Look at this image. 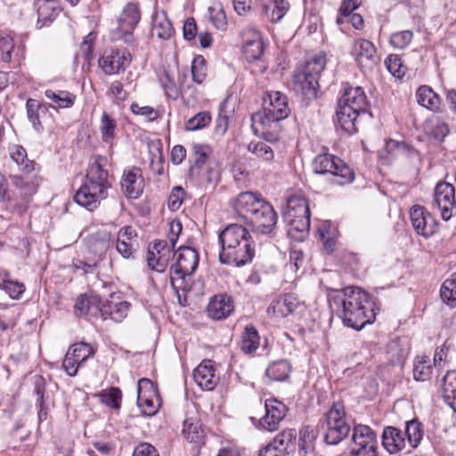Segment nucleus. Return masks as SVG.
Here are the masks:
<instances>
[{"mask_svg": "<svg viewBox=\"0 0 456 456\" xmlns=\"http://www.w3.org/2000/svg\"><path fill=\"white\" fill-rule=\"evenodd\" d=\"M45 95L52 102L47 105L48 108L51 107L54 110L70 108L76 101L75 94L64 90L53 91L47 89L45 91Z\"/></svg>", "mask_w": 456, "mask_h": 456, "instance_id": "obj_33", "label": "nucleus"}, {"mask_svg": "<svg viewBox=\"0 0 456 456\" xmlns=\"http://www.w3.org/2000/svg\"><path fill=\"white\" fill-rule=\"evenodd\" d=\"M409 348L399 339L391 340L387 345V354L393 364H401L407 358Z\"/></svg>", "mask_w": 456, "mask_h": 456, "instance_id": "obj_42", "label": "nucleus"}, {"mask_svg": "<svg viewBox=\"0 0 456 456\" xmlns=\"http://www.w3.org/2000/svg\"><path fill=\"white\" fill-rule=\"evenodd\" d=\"M376 432L369 426L357 424L352 429L349 452L354 456H378Z\"/></svg>", "mask_w": 456, "mask_h": 456, "instance_id": "obj_10", "label": "nucleus"}, {"mask_svg": "<svg viewBox=\"0 0 456 456\" xmlns=\"http://www.w3.org/2000/svg\"><path fill=\"white\" fill-rule=\"evenodd\" d=\"M174 32L172 23L164 12H157L153 15L151 27L152 36L167 40L173 36Z\"/></svg>", "mask_w": 456, "mask_h": 456, "instance_id": "obj_32", "label": "nucleus"}, {"mask_svg": "<svg viewBox=\"0 0 456 456\" xmlns=\"http://www.w3.org/2000/svg\"><path fill=\"white\" fill-rule=\"evenodd\" d=\"M297 436L296 429H285L278 434L272 443L280 448H284V451L290 453L296 449Z\"/></svg>", "mask_w": 456, "mask_h": 456, "instance_id": "obj_45", "label": "nucleus"}, {"mask_svg": "<svg viewBox=\"0 0 456 456\" xmlns=\"http://www.w3.org/2000/svg\"><path fill=\"white\" fill-rule=\"evenodd\" d=\"M209 19L211 23L218 29L224 30L227 25L226 15L220 7H209Z\"/></svg>", "mask_w": 456, "mask_h": 456, "instance_id": "obj_60", "label": "nucleus"}, {"mask_svg": "<svg viewBox=\"0 0 456 456\" xmlns=\"http://www.w3.org/2000/svg\"><path fill=\"white\" fill-rule=\"evenodd\" d=\"M243 54L248 61H257L264 53V42L260 33L255 28H248L243 33Z\"/></svg>", "mask_w": 456, "mask_h": 456, "instance_id": "obj_19", "label": "nucleus"}, {"mask_svg": "<svg viewBox=\"0 0 456 456\" xmlns=\"http://www.w3.org/2000/svg\"><path fill=\"white\" fill-rule=\"evenodd\" d=\"M233 208L237 215L251 224L256 232L268 234L276 225L277 214L273 206L251 191L240 193Z\"/></svg>", "mask_w": 456, "mask_h": 456, "instance_id": "obj_4", "label": "nucleus"}, {"mask_svg": "<svg viewBox=\"0 0 456 456\" xmlns=\"http://www.w3.org/2000/svg\"><path fill=\"white\" fill-rule=\"evenodd\" d=\"M182 224L180 223V221L174 220L170 222L168 234V240L170 242V246L165 240H157L153 243L152 247H150L149 248L154 250L155 253H157L158 255H160L164 252H166L168 255H171V251L172 249H174L175 246L179 235L182 232Z\"/></svg>", "mask_w": 456, "mask_h": 456, "instance_id": "obj_28", "label": "nucleus"}, {"mask_svg": "<svg viewBox=\"0 0 456 456\" xmlns=\"http://www.w3.org/2000/svg\"><path fill=\"white\" fill-rule=\"evenodd\" d=\"M131 304L127 301L110 302L101 309L102 314L106 318L108 315L115 322H121L126 317Z\"/></svg>", "mask_w": 456, "mask_h": 456, "instance_id": "obj_36", "label": "nucleus"}, {"mask_svg": "<svg viewBox=\"0 0 456 456\" xmlns=\"http://www.w3.org/2000/svg\"><path fill=\"white\" fill-rule=\"evenodd\" d=\"M88 248L95 254H102L113 243V238L110 232L105 228L97 230L90 233L86 238Z\"/></svg>", "mask_w": 456, "mask_h": 456, "instance_id": "obj_27", "label": "nucleus"}, {"mask_svg": "<svg viewBox=\"0 0 456 456\" xmlns=\"http://www.w3.org/2000/svg\"><path fill=\"white\" fill-rule=\"evenodd\" d=\"M410 218L416 232L425 238L431 237L437 231V223L425 208L414 206L411 208Z\"/></svg>", "mask_w": 456, "mask_h": 456, "instance_id": "obj_16", "label": "nucleus"}, {"mask_svg": "<svg viewBox=\"0 0 456 456\" xmlns=\"http://www.w3.org/2000/svg\"><path fill=\"white\" fill-rule=\"evenodd\" d=\"M259 344L260 338L256 328L251 325L246 326L241 336V350L246 354H252L259 347Z\"/></svg>", "mask_w": 456, "mask_h": 456, "instance_id": "obj_39", "label": "nucleus"}, {"mask_svg": "<svg viewBox=\"0 0 456 456\" xmlns=\"http://www.w3.org/2000/svg\"><path fill=\"white\" fill-rule=\"evenodd\" d=\"M131 54L126 50H106L99 60V66L106 75L118 74L124 71L131 62Z\"/></svg>", "mask_w": 456, "mask_h": 456, "instance_id": "obj_14", "label": "nucleus"}, {"mask_svg": "<svg viewBox=\"0 0 456 456\" xmlns=\"http://www.w3.org/2000/svg\"><path fill=\"white\" fill-rule=\"evenodd\" d=\"M211 122V115L208 111H201L191 118L185 125L186 130L196 131L203 129Z\"/></svg>", "mask_w": 456, "mask_h": 456, "instance_id": "obj_54", "label": "nucleus"}, {"mask_svg": "<svg viewBox=\"0 0 456 456\" xmlns=\"http://www.w3.org/2000/svg\"><path fill=\"white\" fill-rule=\"evenodd\" d=\"M442 392L445 403L456 412V370L444 376Z\"/></svg>", "mask_w": 456, "mask_h": 456, "instance_id": "obj_35", "label": "nucleus"}, {"mask_svg": "<svg viewBox=\"0 0 456 456\" xmlns=\"http://www.w3.org/2000/svg\"><path fill=\"white\" fill-rule=\"evenodd\" d=\"M141 19V12L137 4L128 3L123 8L118 18V27L114 32L115 39H121L126 44L134 42L133 30Z\"/></svg>", "mask_w": 456, "mask_h": 456, "instance_id": "obj_11", "label": "nucleus"}, {"mask_svg": "<svg viewBox=\"0 0 456 456\" xmlns=\"http://www.w3.org/2000/svg\"><path fill=\"white\" fill-rule=\"evenodd\" d=\"M195 382L203 390H213L219 381L216 374L214 362L210 360H204L193 371Z\"/></svg>", "mask_w": 456, "mask_h": 456, "instance_id": "obj_18", "label": "nucleus"}, {"mask_svg": "<svg viewBox=\"0 0 456 456\" xmlns=\"http://www.w3.org/2000/svg\"><path fill=\"white\" fill-rule=\"evenodd\" d=\"M284 221L288 225V234L297 240L303 239L310 229V216L291 217Z\"/></svg>", "mask_w": 456, "mask_h": 456, "instance_id": "obj_37", "label": "nucleus"}, {"mask_svg": "<svg viewBox=\"0 0 456 456\" xmlns=\"http://www.w3.org/2000/svg\"><path fill=\"white\" fill-rule=\"evenodd\" d=\"M34 7L37 11V27L41 28L49 26L61 12L56 0H36Z\"/></svg>", "mask_w": 456, "mask_h": 456, "instance_id": "obj_21", "label": "nucleus"}, {"mask_svg": "<svg viewBox=\"0 0 456 456\" xmlns=\"http://www.w3.org/2000/svg\"><path fill=\"white\" fill-rule=\"evenodd\" d=\"M324 427V441L328 444H338L348 436L350 426L346 422L345 406L342 403H334L325 414Z\"/></svg>", "mask_w": 456, "mask_h": 456, "instance_id": "obj_9", "label": "nucleus"}, {"mask_svg": "<svg viewBox=\"0 0 456 456\" xmlns=\"http://www.w3.org/2000/svg\"><path fill=\"white\" fill-rule=\"evenodd\" d=\"M330 307L344 325L360 330L375 320L374 303L369 294L358 287H347L330 296Z\"/></svg>", "mask_w": 456, "mask_h": 456, "instance_id": "obj_1", "label": "nucleus"}, {"mask_svg": "<svg viewBox=\"0 0 456 456\" xmlns=\"http://www.w3.org/2000/svg\"><path fill=\"white\" fill-rule=\"evenodd\" d=\"M299 302L296 297L286 294L272 302L268 307V313H272L275 317H287L297 308Z\"/></svg>", "mask_w": 456, "mask_h": 456, "instance_id": "obj_26", "label": "nucleus"}, {"mask_svg": "<svg viewBox=\"0 0 456 456\" xmlns=\"http://www.w3.org/2000/svg\"><path fill=\"white\" fill-rule=\"evenodd\" d=\"M116 126V120L110 118L107 112H103L101 118L100 130L104 142H109L114 137Z\"/></svg>", "mask_w": 456, "mask_h": 456, "instance_id": "obj_56", "label": "nucleus"}, {"mask_svg": "<svg viewBox=\"0 0 456 456\" xmlns=\"http://www.w3.org/2000/svg\"><path fill=\"white\" fill-rule=\"evenodd\" d=\"M416 99L419 105L433 111L437 112L441 109L442 100L428 86H421L416 92Z\"/></svg>", "mask_w": 456, "mask_h": 456, "instance_id": "obj_29", "label": "nucleus"}, {"mask_svg": "<svg viewBox=\"0 0 456 456\" xmlns=\"http://www.w3.org/2000/svg\"><path fill=\"white\" fill-rule=\"evenodd\" d=\"M233 310V300L232 297L226 294L214 296L207 307L208 315L214 320H224L227 318Z\"/></svg>", "mask_w": 456, "mask_h": 456, "instance_id": "obj_20", "label": "nucleus"}, {"mask_svg": "<svg viewBox=\"0 0 456 456\" xmlns=\"http://www.w3.org/2000/svg\"><path fill=\"white\" fill-rule=\"evenodd\" d=\"M68 352H71V355L81 367L84 366V363L88 358L94 354L93 347L89 344L84 342L74 344L69 347Z\"/></svg>", "mask_w": 456, "mask_h": 456, "instance_id": "obj_49", "label": "nucleus"}, {"mask_svg": "<svg viewBox=\"0 0 456 456\" xmlns=\"http://www.w3.org/2000/svg\"><path fill=\"white\" fill-rule=\"evenodd\" d=\"M261 7L265 18L271 22H279L289 12L288 0H261Z\"/></svg>", "mask_w": 456, "mask_h": 456, "instance_id": "obj_25", "label": "nucleus"}, {"mask_svg": "<svg viewBox=\"0 0 456 456\" xmlns=\"http://www.w3.org/2000/svg\"><path fill=\"white\" fill-rule=\"evenodd\" d=\"M183 434L190 443L200 444L204 439V431L200 423L191 418L183 421Z\"/></svg>", "mask_w": 456, "mask_h": 456, "instance_id": "obj_38", "label": "nucleus"}, {"mask_svg": "<svg viewBox=\"0 0 456 456\" xmlns=\"http://www.w3.org/2000/svg\"><path fill=\"white\" fill-rule=\"evenodd\" d=\"M310 208L307 200L300 196H291L287 201V209L283 214L284 220L291 217L310 216Z\"/></svg>", "mask_w": 456, "mask_h": 456, "instance_id": "obj_31", "label": "nucleus"}, {"mask_svg": "<svg viewBox=\"0 0 456 456\" xmlns=\"http://www.w3.org/2000/svg\"><path fill=\"white\" fill-rule=\"evenodd\" d=\"M265 407L266 413L260 419V426L265 430L273 431L277 429L279 423L285 417L287 407L274 398L266 399Z\"/></svg>", "mask_w": 456, "mask_h": 456, "instance_id": "obj_17", "label": "nucleus"}, {"mask_svg": "<svg viewBox=\"0 0 456 456\" xmlns=\"http://www.w3.org/2000/svg\"><path fill=\"white\" fill-rule=\"evenodd\" d=\"M175 264L171 266L170 281L174 289H182L184 292L190 291L188 285L189 278L199 265L198 252L191 247H181L173 254Z\"/></svg>", "mask_w": 456, "mask_h": 456, "instance_id": "obj_7", "label": "nucleus"}, {"mask_svg": "<svg viewBox=\"0 0 456 456\" xmlns=\"http://www.w3.org/2000/svg\"><path fill=\"white\" fill-rule=\"evenodd\" d=\"M289 114L288 97L279 91L269 92L263 99L262 109L251 117L252 130L267 142H277L282 129L280 122Z\"/></svg>", "mask_w": 456, "mask_h": 456, "instance_id": "obj_2", "label": "nucleus"}, {"mask_svg": "<svg viewBox=\"0 0 456 456\" xmlns=\"http://www.w3.org/2000/svg\"><path fill=\"white\" fill-rule=\"evenodd\" d=\"M124 193L131 199H137L143 189V181L140 169L133 168L124 173L121 180Z\"/></svg>", "mask_w": 456, "mask_h": 456, "instance_id": "obj_23", "label": "nucleus"}, {"mask_svg": "<svg viewBox=\"0 0 456 456\" xmlns=\"http://www.w3.org/2000/svg\"><path fill=\"white\" fill-rule=\"evenodd\" d=\"M131 111L134 115L144 117L149 121H154L159 117V111L151 106H142L137 102H133L130 106Z\"/></svg>", "mask_w": 456, "mask_h": 456, "instance_id": "obj_59", "label": "nucleus"}, {"mask_svg": "<svg viewBox=\"0 0 456 456\" xmlns=\"http://www.w3.org/2000/svg\"><path fill=\"white\" fill-rule=\"evenodd\" d=\"M325 65V54L318 53L307 60L305 65L295 72V89L305 99L312 100L316 98L319 77L323 71Z\"/></svg>", "mask_w": 456, "mask_h": 456, "instance_id": "obj_6", "label": "nucleus"}, {"mask_svg": "<svg viewBox=\"0 0 456 456\" xmlns=\"http://www.w3.org/2000/svg\"><path fill=\"white\" fill-rule=\"evenodd\" d=\"M248 151L265 162L272 163L274 160V151L265 142H251Z\"/></svg>", "mask_w": 456, "mask_h": 456, "instance_id": "obj_46", "label": "nucleus"}, {"mask_svg": "<svg viewBox=\"0 0 456 456\" xmlns=\"http://www.w3.org/2000/svg\"><path fill=\"white\" fill-rule=\"evenodd\" d=\"M14 48L12 38L0 33V59L4 62H10Z\"/></svg>", "mask_w": 456, "mask_h": 456, "instance_id": "obj_57", "label": "nucleus"}, {"mask_svg": "<svg viewBox=\"0 0 456 456\" xmlns=\"http://www.w3.org/2000/svg\"><path fill=\"white\" fill-rule=\"evenodd\" d=\"M387 70L395 77L401 78L405 75L406 67L402 58L397 54H390L385 61Z\"/></svg>", "mask_w": 456, "mask_h": 456, "instance_id": "obj_53", "label": "nucleus"}, {"mask_svg": "<svg viewBox=\"0 0 456 456\" xmlns=\"http://www.w3.org/2000/svg\"><path fill=\"white\" fill-rule=\"evenodd\" d=\"M137 405L144 416L155 415L160 407L157 387L148 379H141L137 384Z\"/></svg>", "mask_w": 456, "mask_h": 456, "instance_id": "obj_12", "label": "nucleus"}, {"mask_svg": "<svg viewBox=\"0 0 456 456\" xmlns=\"http://www.w3.org/2000/svg\"><path fill=\"white\" fill-rule=\"evenodd\" d=\"M314 173L320 175H332L331 183L345 185L353 182L354 174L353 170L339 158L330 154H321L313 161Z\"/></svg>", "mask_w": 456, "mask_h": 456, "instance_id": "obj_8", "label": "nucleus"}, {"mask_svg": "<svg viewBox=\"0 0 456 456\" xmlns=\"http://www.w3.org/2000/svg\"><path fill=\"white\" fill-rule=\"evenodd\" d=\"M405 434L407 442L411 448H417L421 442L424 435L422 425L418 420H410L406 422Z\"/></svg>", "mask_w": 456, "mask_h": 456, "instance_id": "obj_47", "label": "nucleus"}, {"mask_svg": "<svg viewBox=\"0 0 456 456\" xmlns=\"http://www.w3.org/2000/svg\"><path fill=\"white\" fill-rule=\"evenodd\" d=\"M0 289H4L11 298L18 299L25 291V286L21 282L10 280L9 273L0 269Z\"/></svg>", "mask_w": 456, "mask_h": 456, "instance_id": "obj_41", "label": "nucleus"}, {"mask_svg": "<svg viewBox=\"0 0 456 456\" xmlns=\"http://www.w3.org/2000/svg\"><path fill=\"white\" fill-rule=\"evenodd\" d=\"M107 160L102 156L94 158L88 166L86 181L74 196V200L90 211L95 209L101 200L107 195L106 190L110 186L108 171L103 168Z\"/></svg>", "mask_w": 456, "mask_h": 456, "instance_id": "obj_5", "label": "nucleus"}, {"mask_svg": "<svg viewBox=\"0 0 456 456\" xmlns=\"http://www.w3.org/2000/svg\"><path fill=\"white\" fill-rule=\"evenodd\" d=\"M102 403L113 409H119L122 393L118 387H110L108 390H103L100 394Z\"/></svg>", "mask_w": 456, "mask_h": 456, "instance_id": "obj_52", "label": "nucleus"}, {"mask_svg": "<svg viewBox=\"0 0 456 456\" xmlns=\"http://www.w3.org/2000/svg\"><path fill=\"white\" fill-rule=\"evenodd\" d=\"M218 244L219 261L223 265L242 266L250 262L255 255L250 233L238 224H229L219 232Z\"/></svg>", "mask_w": 456, "mask_h": 456, "instance_id": "obj_3", "label": "nucleus"}, {"mask_svg": "<svg viewBox=\"0 0 456 456\" xmlns=\"http://www.w3.org/2000/svg\"><path fill=\"white\" fill-rule=\"evenodd\" d=\"M361 4V0H343L337 17V23H343V19L349 17Z\"/></svg>", "mask_w": 456, "mask_h": 456, "instance_id": "obj_61", "label": "nucleus"}, {"mask_svg": "<svg viewBox=\"0 0 456 456\" xmlns=\"http://www.w3.org/2000/svg\"><path fill=\"white\" fill-rule=\"evenodd\" d=\"M94 40L95 35L94 33H89L87 36L85 37L82 44L80 45V54L87 62H89L92 59L93 44Z\"/></svg>", "mask_w": 456, "mask_h": 456, "instance_id": "obj_63", "label": "nucleus"}, {"mask_svg": "<svg viewBox=\"0 0 456 456\" xmlns=\"http://www.w3.org/2000/svg\"><path fill=\"white\" fill-rule=\"evenodd\" d=\"M382 446L390 454H395L406 447L407 442L405 441L402 431L395 427H386L383 430Z\"/></svg>", "mask_w": 456, "mask_h": 456, "instance_id": "obj_24", "label": "nucleus"}, {"mask_svg": "<svg viewBox=\"0 0 456 456\" xmlns=\"http://www.w3.org/2000/svg\"><path fill=\"white\" fill-rule=\"evenodd\" d=\"M318 232L326 252L329 254L334 252L337 244L335 228H332L329 223H323L319 226Z\"/></svg>", "mask_w": 456, "mask_h": 456, "instance_id": "obj_48", "label": "nucleus"}, {"mask_svg": "<svg viewBox=\"0 0 456 456\" xmlns=\"http://www.w3.org/2000/svg\"><path fill=\"white\" fill-rule=\"evenodd\" d=\"M27 115L32 123L34 129L37 132L43 130L41 118L48 111V106L35 99H28L26 102Z\"/></svg>", "mask_w": 456, "mask_h": 456, "instance_id": "obj_34", "label": "nucleus"}, {"mask_svg": "<svg viewBox=\"0 0 456 456\" xmlns=\"http://www.w3.org/2000/svg\"><path fill=\"white\" fill-rule=\"evenodd\" d=\"M351 54L357 65L362 69H372L379 62L377 49L372 42L364 38L354 40Z\"/></svg>", "mask_w": 456, "mask_h": 456, "instance_id": "obj_15", "label": "nucleus"}, {"mask_svg": "<svg viewBox=\"0 0 456 456\" xmlns=\"http://www.w3.org/2000/svg\"><path fill=\"white\" fill-rule=\"evenodd\" d=\"M133 456H159V453L153 445L142 443L134 448Z\"/></svg>", "mask_w": 456, "mask_h": 456, "instance_id": "obj_64", "label": "nucleus"}, {"mask_svg": "<svg viewBox=\"0 0 456 456\" xmlns=\"http://www.w3.org/2000/svg\"><path fill=\"white\" fill-rule=\"evenodd\" d=\"M433 208H437L441 213V217L448 221L452 211L456 208L454 186L446 182H439L435 189Z\"/></svg>", "mask_w": 456, "mask_h": 456, "instance_id": "obj_13", "label": "nucleus"}, {"mask_svg": "<svg viewBox=\"0 0 456 456\" xmlns=\"http://www.w3.org/2000/svg\"><path fill=\"white\" fill-rule=\"evenodd\" d=\"M11 157L22 171L29 173L34 169V163L27 159V151L23 147L15 145L12 149Z\"/></svg>", "mask_w": 456, "mask_h": 456, "instance_id": "obj_51", "label": "nucleus"}, {"mask_svg": "<svg viewBox=\"0 0 456 456\" xmlns=\"http://www.w3.org/2000/svg\"><path fill=\"white\" fill-rule=\"evenodd\" d=\"M360 113L348 106L338 104L337 117L340 128L348 134L355 133L357 131L356 121Z\"/></svg>", "mask_w": 456, "mask_h": 456, "instance_id": "obj_30", "label": "nucleus"}, {"mask_svg": "<svg viewBox=\"0 0 456 456\" xmlns=\"http://www.w3.org/2000/svg\"><path fill=\"white\" fill-rule=\"evenodd\" d=\"M433 372V368L428 356L418 355L414 360L413 378L416 381L428 380Z\"/></svg>", "mask_w": 456, "mask_h": 456, "instance_id": "obj_40", "label": "nucleus"}, {"mask_svg": "<svg viewBox=\"0 0 456 456\" xmlns=\"http://www.w3.org/2000/svg\"><path fill=\"white\" fill-rule=\"evenodd\" d=\"M290 372V364L286 360L273 362L266 369L265 374L272 380H285Z\"/></svg>", "mask_w": 456, "mask_h": 456, "instance_id": "obj_43", "label": "nucleus"}, {"mask_svg": "<svg viewBox=\"0 0 456 456\" xmlns=\"http://www.w3.org/2000/svg\"><path fill=\"white\" fill-rule=\"evenodd\" d=\"M413 37L411 30H403L392 34L390 44L396 48L403 49L409 45Z\"/></svg>", "mask_w": 456, "mask_h": 456, "instance_id": "obj_58", "label": "nucleus"}, {"mask_svg": "<svg viewBox=\"0 0 456 456\" xmlns=\"http://www.w3.org/2000/svg\"><path fill=\"white\" fill-rule=\"evenodd\" d=\"M185 196V191L181 186L173 188L168 198V208L176 210L182 205Z\"/></svg>", "mask_w": 456, "mask_h": 456, "instance_id": "obj_62", "label": "nucleus"}, {"mask_svg": "<svg viewBox=\"0 0 456 456\" xmlns=\"http://www.w3.org/2000/svg\"><path fill=\"white\" fill-rule=\"evenodd\" d=\"M191 75L194 82L201 84L207 77V61L201 55H197L191 63Z\"/></svg>", "mask_w": 456, "mask_h": 456, "instance_id": "obj_55", "label": "nucleus"}, {"mask_svg": "<svg viewBox=\"0 0 456 456\" xmlns=\"http://www.w3.org/2000/svg\"><path fill=\"white\" fill-rule=\"evenodd\" d=\"M338 104L348 106L358 112H364L367 107V98L361 86H346Z\"/></svg>", "mask_w": 456, "mask_h": 456, "instance_id": "obj_22", "label": "nucleus"}, {"mask_svg": "<svg viewBox=\"0 0 456 456\" xmlns=\"http://www.w3.org/2000/svg\"><path fill=\"white\" fill-rule=\"evenodd\" d=\"M440 297L446 305L456 307V273L444 281L440 289Z\"/></svg>", "mask_w": 456, "mask_h": 456, "instance_id": "obj_44", "label": "nucleus"}, {"mask_svg": "<svg viewBox=\"0 0 456 456\" xmlns=\"http://www.w3.org/2000/svg\"><path fill=\"white\" fill-rule=\"evenodd\" d=\"M426 131L436 141L443 142L449 134V126L444 120L437 118L427 125Z\"/></svg>", "mask_w": 456, "mask_h": 456, "instance_id": "obj_50", "label": "nucleus"}]
</instances>
